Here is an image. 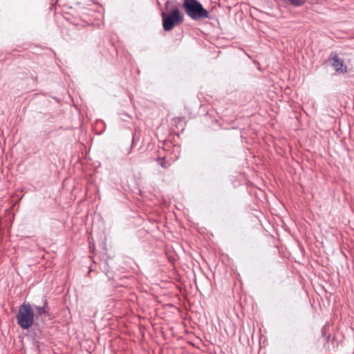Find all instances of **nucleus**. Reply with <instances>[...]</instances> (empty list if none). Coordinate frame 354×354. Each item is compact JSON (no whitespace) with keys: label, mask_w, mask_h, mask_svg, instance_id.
I'll return each instance as SVG.
<instances>
[{"label":"nucleus","mask_w":354,"mask_h":354,"mask_svg":"<svg viewBox=\"0 0 354 354\" xmlns=\"http://www.w3.org/2000/svg\"><path fill=\"white\" fill-rule=\"evenodd\" d=\"M34 310L29 304H22L17 316V323L23 329L29 328L33 324Z\"/></svg>","instance_id":"nucleus-3"},{"label":"nucleus","mask_w":354,"mask_h":354,"mask_svg":"<svg viewBox=\"0 0 354 354\" xmlns=\"http://www.w3.org/2000/svg\"><path fill=\"white\" fill-rule=\"evenodd\" d=\"M169 3V1H167L166 2V3H165V6H166V8H167V7H168Z\"/></svg>","instance_id":"nucleus-8"},{"label":"nucleus","mask_w":354,"mask_h":354,"mask_svg":"<svg viewBox=\"0 0 354 354\" xmlns=\"http://www.w3.org/2000/svg\"><path fill=\"white\" fill-rule=\"evenodd\" d=\"M332 56V65L335 68L336 72L339 73H344L347 72V66H344V62L342 59L338 57L337 54L333 55Z\"/></svg>","instance_id":"nucleus-4"},{"label":"nucleus","mask_w":354,"mask_h":354,"mask_svg":"<svg viewBox=\"0 0 354 354\" xmlns=\"http://www.w3.org/2000/svg\"><path fill=\"white\" fill-rule=\"evenodd\" d=\"M47 305V301H45L44 303V305L43 306H35L34 307V309L37 313V315H44V314H46V306Z\"/></svg>","instance_id":"nucleus-5"},{"label":"nucleus","mask_w":354,"mask_h":354,"mask_svg":"<svg viewBox=\"0 0 354 354\" xmlns=\"http://www.w3.org/2000/svg\"><path fill=\"white\" fill-rule=\"evenodd\" d=\"M157 162L158 165H160L163 168H168L169 164L165 160V158H158L157 159Z\"/></svg>","instance_id":"nucleus-6"},{"label":"nucleus","mask_w":354,"mask_h":354,"mask_svg":"<svg viewBox=\"0 0 354 354\" xmlns=\"http://www.w3.org/2000/svg\"><path fill=\"white\" fill-rule=\"evenodd\" d=\"M183 8L186 14L194 20L209 19V12L197 0H184Z\"/></svg>","instance_id":"nucleus-1"},{"label":"nucleus","mask_w":354,"mask_h":354,"mask_svg":"<svg viewBox=\"0 0 354 354\" xmlns=\"http://www.w3.org/2000/svg\"><path fill=\"white\" fill-rule=\"evenodd\" d=\"M162 26L165 31H170L175 26L183 22L184 17L178 8H175L169 12H163L161 14Z\"/></svg>","instance_id":"nucleus-2"},{"label":"nucleus","mask_w":354,"mask_h":354,"mask_svg":"<svg viewBox=\"0 0 354 354\" xmlns=\"http://www.w3.org/2000/svg\"><path fill=\"white\" fill-rule=\"evenodd\" d=\"M294 6H301L304 3V0H289Z\"/></svg>","instance_id":"nucleus-7"}]
</instances>
